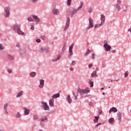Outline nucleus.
Instances as JSON below:
<instances>
[{"instance_id": "1", "label": "nucleus", "mask_w": 131, "mask_h": 131, "mask_svg": "<svg viewBox=\"0 0 131 131\" xmlns=\"http://www.w3.org/2000/svg\"><path fill=\"white\" fill-rule=\"evenodd\" d=\"M91 92V89L89 88H86L85 89H81L78 88V93L80 94V95H83V94H89Z\"/></svg>"}, {"instance_id": "2", "label": "nucleus", "mask_w": 131, "mask_h": 131, "mask_svg": "<svg viewBox=\"0 0 131 131\" xmlns=\"http://www.w3.org/2000/svg\"><path fill=\"white\" fill-rule=\"evenodd\" d=\"M82 5H83V2H81L80 6L77 9H73V10L71 11V12H70V15L73 16L75 13H77L78 11H79V10H81V9H82Z\"/></svg>"}, {"instance_id": "3", "label": "nucleus", "mask_w": 131, "mask_h": 131, "mask_svg": "<svg viewBox=\"0 0 131 131\" xmlns=\"http://www.w3.org/2000/svg\"><path fill=\"white\" fill-rule=\"evenodd\" d=\"M14 30H17L18 34H20L21 35H24V32H22L20 29V26L18 25H14L13 27Z\"/></svg>"}, {"instance_id": "4", "label": "nucleus", "mask_w": 131, "mask_h": 131, "mask_svg": "<svg viewBox=\"0 0 131 131\" xmlns=\"http://www.w3.org/2000/svg\"><path fill=\"white\" fill-rule=\"evenodd\" d=\"M10 7H6L4 9V12H5L4 13L5 17H6L7 18H8V17L10 16Z\"/></svg>"}, {"instance_id": "5", "label": "nucleus", "mask_w": 131, "mask_h": 131, "mask_svg": "<svg viewBox=\"0 0 131 131\" xmlns=\"http://www.w3.org/2000/svg\"><path fill=\"white\" fill-rule=\"evenodd\" d=\"M41 103H42V107L43 109H44V110L47 111H49V110H50V106L48 105V104L46 102L42 101Z\"/></svg>"}, {"instance_id": "6", "label": "nucleus", "mask_w": 131, "mask_h": 131, "mask_svg": "<svg viewBox=\"0 0 131 131\" xmlns=\"http://www.w3.org/2000/svg\"><path fill=\"white\" fill-rule=\"evenodd\" d=\"M73 47H74V44H72L71 46L69 47V56H72L73 55Z\"/></svg>"}, {"instance_id": "7", "label": "nucleus", "mask_w": 131, "mask_h": 131, "mask_svg": "<svg viewBox=\"0 0 131 131\" xmlns=\"http://www.w3.org/2000/svg\"><path fill=\"white\" fill-rule=\"evenodd\" d=\"M89 26L88 27V29H90V28H93L94 27V20L93 19L89 18Z\"/></svg>"}, {"instance_id": "8", "label": "nucleus", "mask_w": 131, "mask_h": 131, "mask_svg": "<svg viewBox=\"0 0 131 131\" xmlns=\"http://www.w3.org/2000/svg\"><path fill=\"white\" fill-rule=\"evenodd\" d=\"M69 25H70V18H69V17H67V20L66 21V25L64 27V31H66V30H67V28H68V27H69Z\"/></svg>"}, {"instance_id": "9", "label": "nucleus", "mask_w": 131, "mask_h": 131, "mask_svg": "<svg viewBox=\"0 0 131 131\" xmlns=\"http://www.w3.org/2000/svg\"><path fill=\"white\" fill-rule=\"evenodd\" d=\"M100 20L101 21L100 24H101V25H103L104 24V23H105V15L101 14V17H100Z\"/></svg>"}, {"instance_id": "10", "label": "nucleus", "mask_w": 131, "mask_h": 131, "mask_svg": "<svg viewBox=\"0 0 131 131\" xmlns=\"http://www.w3.org/2000/svg\"><path fill=\"white\" fill-rule=\"evenodd\" d=\"M45 85V80L43 79L40 80V84L38 85L39 88L42 89Z\"/></svg>"}, {"instance_id": "11", "label": "nucleus", "mask_w": 131, "mask_h": 131, "mask_svg": "<svg viewBox=\"0 0 131 131\" xmlns=\"http://www.w3.org/2000/svg\"><path fill=\"white\" fill-rule=\"evenodd\" d=\"M103 47L105 49V51L106 52H108L110 51V50H111V46H110V45L105 44L103 45Z\"/></svg>"}, {"instance_id": "12", "label": "nucleus", "mask_w": 131, "mask_h": 131, "mask_svg": "<svg viewBox=\"0 0 131 131\" xmlns=\"http://www.w3.org/2000/svg\"><path fill=\"white\" fill-rule=\"evenodd\" d=\"M111 112H114V113H116V112H117V108H116V107H112L109 111L110 114H111Z\"/></svg>"}, {"instance_id": "13", "label": "nucleus", "mask_w": 131, "mask_h": 131, "mask_svg": "<svg viewBox=\"0 0 131 131\" xmlns=\"http://www.w3.org/2000/svg\"><path fill=\"white\" fill-rule=\"evenodd\" d=\"M52 13L54 15H59V10L57 9H52Z\"/></svg>"}, {"instance_id": "14", "label": "nucleus", "mask_w": 131, "mask_h": 131, "mask_svg": "<svg viewBox=\"0 0 131 131\" xmlns=\"http://www.w3.org/2000/svg\"><path fill=\"white\" fill-rule=\"evenodd\" d=\"M54 105H55L54 104V98H52L49 101V106H51V107H54Z\"/></svg>"}, {"instance_id": "15", "label": "nucleus", "mask_w": 131, "mask_h": 131, "mask_svg": "<svg viewBox=\"0 0 131 131\" xmlns=\"http://www.w3.org/2000/svg\"><path fill=\"white\" fill-rule=\"evenodd\" d=\"M32 17L33 18V19H34L35 20V21H36V22H39V21H40V19H39V18H38V17L36 15H32Z\"/></svg>"}, {"instance_id": "16", "label": "nucleus", "mask_w": 131, "mask_h": 131, "mask_svg": "<svg viewBox=\"0 0 131 131\" xmlns=\"http://www.w3.org/2000/svg\"><path fill=\"white\" fill-rule=\"evenodd\" d=\"M94 117H95V119L94 120V123H98V122H99V118H100V117L94 116Z\"/></svg>"}, {"instance_id": "17", "label": "nucleus", "mask_w": 131, "mask_h": 131, "mask_svg": "<svg viewBox=\"0 0 131 131\" xmlns=\"http://www.w3.org/2000/svg\"><path fill=\"white\" fill-rule=\"evenodd\" d=\"M24 110H25V112H24L25 115H28V114H29V112H30V110H29L26 108H25Z\"/></svg>"}, {"instance_id": "18", "label": "nucleus", "mask_w": 131, "mask_h": 131, "mask_svg": "<svg viewBox=\"0 0 131 131\" xmlns=\"http://www.w3.org/2000/svg\"><path fill=\"white\" fill-rule=\"evenodd\" d=\"M67 100L70 104L72 103V100H71V97H70V95L68 96V97L67 98Z\"/></svg>"}, {"instance_id": "19", "label": "nucleus", "mask_w": 131, "mask_h": 131, "mask_svg": "<svg viewBox=\"0 0 131 131\" xmlns=\"http://www.w3.org/2000/svg\"><path fill=\"white\" fill-rule=\"evenodd\" d=\"M108 122H109V123H110V124H113V123H114V118H111L108 120Z\"/></svg>"}, {"instance_id": "20", "label": "nucleus", "mask_w": 131, "mask_h": 131, "mask_svg": "<svg viewBox=\"0 0 131 131\" xmlns=\"http://www.w3.org/2000/svg\"><path fill=\"white\" fill-rule=\"evenodd\" d=\"M60 58H61V55L59 54L58 56H57V57L55 59H53L52 61L53 62H56V61H58V60H60Z\"/></svg>"}, {"instance_id": "21", "label": "nucleus", "mask_w": 131, "mask_h": 131, "mask_svg": "<svg viewBox=\"0 0 131 131\" xmlns=\"http://www.w3.org/2000/svg\"><path fill=\"white\" fill-rule=\"evenodd\" d=\"M7 58L9 60H14V59H15V58L13 56H12L11 55H7Z\"/></svg>"}, {"instance_id": "22", "label": "nucleus", "mask_w": 131, "mask_h": 131, "mask_svg": "<svg viewBox=\"0 0 131 131\" xmlns=\"http://www.w3.org/2000/svg\"><path fill=\"white\" fill-rule=\"evenodd\" d=\"M23 95V91H20L19 93L16 95V97L19 98Z\"/></svg>"}, {"instance_id": "23", "label": "nucleus", "mask_w": 131, "mask_h": 131, "mask_svg": "<svg viewBox=\"0 0 131 131\" xmlns=\"http://www.w3.org/2000/svg\"><path fill=\"white\" fill-rule=\"evenodd\" d=\"M92 77H95V76H97V72L96 71H94L91 74Z\"/></svg>"}, {"instance_id": "24", "label": "nucleus", "mask_w": 131, "mask_h": 131, "mask_svg": "<svg viewBox=\"0 0 131 131\" xmlns=\"http://www.w3.org/2000/svg\"><path fill=\"white\" fill-rule=\"evenodd\" d=\"M36 75V73L35 72H32L30 73V76L31 77H34Z\"/></svg>"}, {"instance_id": "25", "label": "nucleus", "mask_w": 131, "mask_h": 131, "mask_svg": "<svg viewBox=\"0 0 131 131\" xmlns=\"http://www.w3.org/2000/svg\"><path fill=\"white\" fill-rule=\"evenodd\" d=\"M102 25L100 24L99 25L96 24L95 25L94 27V29H97V28H99V27H101V26H102Z\"/></svg>"}, {"instance_id": "26", "label": "nucleus", "mask_w": 131, "mask_h": 131, "mask_svg": "<svg viewBox=\"0 0 131 131\" xmlns=\"http://www.w3.org/2000/svg\"><path fill=\"white\" fill-rule=\"evenodd\" d=\"M89 83L90 84V86L91 88L94 86V81H92V79H89Z\"/></svg>"}, {"instance_id": "27", "label": "nucleus", "mask_w": 131, "mask_h": 131, "mask_svg": "<svg viewBox=\"0 0 131 131\" xmlns=\"http://www.w3.org/2000/svg\"><path fill=\"white\" fill-rule=\"evenodd\" d=\"M59 97H60V94H54L53 96L54 99H56V98H59Z\"/></svg>"}, {"instance_id": "28", "label": "nucleus", "mask_w": 131, "mask_h": 131, "mask_svg": "<svg viewBox=\"0 0 131 131\" xmlns=\"http://www.w3.org/2000/svg\"><path fill=\"white\" fill-rule=\"evenodd\" d=\"M118 118L119 120H121V113L120 112L118 113Z\"/></svg>"}, {"instance_id": "29", "label": "nucleus", "mask_w": 131, "mask_h": 131, "mask_svg": "<svg viewBox=\"0 0 131 131\" xmlns=\"http://www.w3.org/2000/svg\"><path fill=\"white\" fill-rule=\"evenodd\" d=\"M116 8L117 9V11H120V10H121V8L118 5H116Z\"/></svg>"}, {"instance_id": "30", "label": "nucleus", "mask_w": 131, "mask_h": 131, "mask_svg": "<svg viewBox=\"0 0 131 131\" xmlns=\"http://www.w3.org/2000/svg\"><path fill=\"white\" fill-rule=\"evenodd\" d=\"M3 50H5V47H4L3 44H0V51H3Z\"/></svg>"}, {"instance_id": "31", "label": "nucleus", "mask_w": 131, "mask_h": 131, "mask_svg": "<svg viewBox=\"0 0 131 131\" xmlns=\"http://www.w3.org/2000/svg\"><path fill=\"white\" fill-rule=\"evenodd\" d=\"M90 53H92V51L90 50V49H88L87 50V52H86V53L85 54V56H87L88 55H89V54H90Z\"/></svg>"}, {"instance_id": "32", "label": "nucleus", "mask_w": 131, "mask_h": 131, "mask_svg": "<svg viewBox=\"0 0 131 131\" xmlns=\"http://www.w3.org/2000/svg\"><path fill=\"white\" fill-rule=\"evenodd\" d=\"M47 119H48L47 117H44L43 118H41L40 120L42 122L45 121V120H47Z\"/></svg>"}, {"instance_id": "33", "label": "nucleus", "mask_w": 131, "mask_h": 131, "mask_svg": "<svg viewBox=\"0 0 131 131\" xmlns=\"http://www.w3.org/2000/svg\"><path fill=\"white\" fill-rule=\"evenodd\" d=\"M28 21H30V22H33V21H34L33 18H32V17H30L28 18Z\"/></svg>"}, {"instance_id": "34", "label": "nucleus", "mask_w": 131, "mask_h": 131, "mask_svg": "<svg viewBox=\"0 0 131 131\" xmlns=\"http://www.w3.org/2000/svg\"><path fill=\"white\" fill-rule=\"evenodd\" d=\"M72 0H68L67 5L68 6H70L71 5V2Z\"/></svg>"}, {"instance_id": "35", "label": "nucleus", "mask_w": 131, "mask_h": 131, "mask_svg": "<svg viewBox=\"0 0 131 131\" xmlns=\"http://www.w3.org/2000/svg\"><path fill=\"white\" fill-rule=\"evenodd\" d=\"M39 52H41V53H42V52H45V48H40Z\"/></svg>"}, {"instance_id": "36", "label": "nucleus", "mask_w": 131, "mask_h": 131, "mask_svg": "<svg viewBox=\"0 0 131 131\" xmlns=\"http://www.w3.org/2000/svg\"><path fill=\"white\" fill-rule=\"evenodd\" d=\"M31 29H32V30H34V26L33 25V24H31Z\"/></svg>"}, {"instance_id": "37", "label": "nucleus", "mask_w": 131, "mask_h": 131, "mask_svg": "<svg viewBox=\"0 0 131 131\" xmlns=\"http://www.w3.org/2000/svg\"><path fill=\"white\" fill-rule=\"evenodd\" d=\"M16 117H17V118H18L19 117H21V115L20 114V113H17Z\"/></svg>"}, {"instance_id": "38", "label": "nucleus", "mask_w": 131, "mask_h": 131, "mask_svg": "<svg viewBox=\"0 0 131 131\" xmlns=\"http://www.w3.org/2000/svg\"><path fill=\"white\" fill-rule=\"evenodd\" d=\"M103 124L102 123H98L96 126H95V127H99V125H102Z\"/></svg>"}, {"instance_id": "39", "label": "nucleus", "mask_w": 131, "mask_h": 131, "mask_svg": "<svg viewBox=\"0 0 131 131\" xmlns=\"http://www.w3.org/2000/svg\"><path fill=\"white\" fill-rule=\"evenodd\" d=\"M125 77H127V76H128V71H126L125 73V75H124Z\"/></svg>"}, {"instance_id": "40", "label": "nucleus", "mask_w": 131, "mask_h": 131, "mask_svg": "<svg viewBox=\"0 0 131 131\" xmlns=\"http://www.w3.org/2000/svg\"><path fill=\"white\" fill-rule=\"evenodd\" d=\"M7 107H8V103H6L4 105V109L5 110H7Z\"/></svg>"}, {"instance_id": "41", "label": "nucleus", "mask_w": 131, "mask_h": 131, "mask_svg": "<svg viewBox=\"0 0 131 131\" xmlns=\"http://www.w3.org/2000/svg\"><path fill=\"white\" fill-rule=\"evenodd\" d=\"M45 52L46 53H49V48H45Z\"/></svg>"}, {"instance_id": "42", "label": "nucleus", "mask_w": 131, "mask_h": 131, "mask_svg": "<svg viewBox=\"0 0 131 131\" xmlns=\"http://www.w3.org/2000/svg\"><path fill=\"white\" fill-rule=\"evenodd\" d=\"M33 119H34V120L38 119V116H34Z\"/></svg>"}, {"instance_id": "43", "label": "nucleus", "mask_w": 131, "mask_h": 131, "mask_svg": "<svg viewBox=\"0 0 131 131\" xmlns=\"http://www.w3.org/2000/svg\"><path fill=\"white\" fill-rule=\"evenodd\" d=\"M75 64H76V61H73L71 63V65H75Z\"/></svg>"}, {"instance_id": "44", "label": "nucleus", "mask_w": 131, "mask_h": 131, "mask_svg": "<svg viewBox=\"0 0 131 131\" xmlns=\"http://www.w3.org/2000/svg\"><path fill=\"white\" fill-rule=\"evenodd\" d=\"M95 53H92V59H93V60L95 59Z\"/></svg>"}, {"instance_id": "45", "label": "nucleus", "mask_w": 131, "mask_h": 131, "mask_svg": "<svg viewBox=\"0 0 131 131\" xmlns=\"http://www.w3.org/2000/svg\"><path fill=\"white\" fill-rule=\"evenodd\" d=\"M117 4H121V1L120 0H117Z\"/></svg>"}, {"instance_id": "46", "label": "nucleus", "mask_w": 131, "mask_h": 131, "mask_svg": "<svg viewBox=\"0 0 131 131\" xmlns=\"http://www.w3.org/2000/svg\"><path fill=\"white\" fill-rule=\"evenodd\" d=\"M36 42H40V39H37L36 40Z\"/></svg>"}, {"instance_id": "47", "label": "nucleus", "mask_w": 131, "mask_h": 131, "mask_svg": "<svg viewBox=\"0 0 131 131\" xmlns=\"http://www.w3.org/2000/svg\"><path fill=\"white\" fill-rule=\"evenodd\" d=\"M73 96H74V97H75V96H78V94H76L75 93H73Z\"/></svg>"}, {"instance_id": "48", "label": "nucleus", "mask_w": 131, "mask_h": 131, "mask_svg": "<svg viewBox=\"0 0 131 131\" xmlns=\"http://www.w3.org/2000/svg\"><path fill=\"white\" fill-rule=\"evenodd\" d=\"M8 73H12V70H8Z\"/></svg>"}, {"instance_id": "49", "label": "nucleus", "mask_w": 131, "mask_h": 131, "mask_svg": "<svg viewBox=\"0 0 131 131\" xmlns=\"http://www.w3.org/2000/svg\"><path fill=\"white\" fill-rule=\"evenodd\" d=\"M89 68H92V67H93V64H89Z\"/></svg>"}, {"instance_id": "50", "label": "nucleus", "mask_w": 131, "mask_h": 131, "mask_svg": "<svg viewBox=\"0 0 131 131\" xmlns=\"http://www.w3.org/2000/svg\"><path fill=\"white\" fill-rule=\"evenodd\" d=\"M17 48H20V44H16Z\"/></svg>"}, {"instance_id": "51", "label": "nucleus", "mask_w": 131, "mask_h": 131, "mask_svg": "<svg viewBox=\"0 0 131 131\" xmlns=\"http://www.w3.org/2000/svg\"><path fill=\"white\" fill-rule=\"evenodd\" d=\"M62 51H65V45H64L63 47Z\"/></svg>"}, {"instance_id": "52", "label": "nucleus", "mask_w": 131, "mask_h": 131, "mask_svg": "<svg viewBox=\"0 0 131 131\" xmlns=\"http://www.w3.org/2000/svg\"><path fill=\"white\" fill-rule=\"evenodd\" d=\"M9 113L7 110H5V114H8Z\"/></svg>"}, {"instance_id": "53", "label": "nucleus", "mask_w": 131, "mask_h": 131, "mask_svg": "<svg viewBox=\"0 0 131 131\" xmlns=\"http://www.w3.org/2000/svg\"><path fill=\"white\" fill-rule=\"evenodd\" d=\"M89 13H92V9H91L89 10Z\"/></svg>"}, {"instance_id": "54", "label": "nucleus", "mask_w": 131, "mask_h": 131, "mask_svg": "<svg viewBox=\"0 0 131 131\" xmlns=\"http://www.w3.org/2000/svg\"><path fill=\"white\" fill-rule=\"evenodd\" d=\"M78 95H77V96H74L75 100H77V97H78Z\"/></svg>"}, {"instance_id": "55", "label": "nucleus", "mask_w": 131, "mask_h": 131, "mask_svg": "<svg viewBox=\"0 0 131 131\" xmlns=\"http://www.w3.org/2000/svg\"><path fill=\"white\" fill-rule=\"evenodd\" d=\"M104 45H108V43H107V41H104Z\"/></svg>"}, {"instance_id": "56", "label": "nucleus", "mask_w": 131, "mask_h": 131, "mask_svg": "<svg viewBox=\"0 0 131 131\" xmlns=\"http://www.w3.org/2000/svg\"><path fill=\"white\" fill-rule=\"evenodd\" d=\"M123 11L125 13H126V12H127V9H125Z\"/></svg>"}, {"instance_id": "57", "label": "nucleus", "mask_w": 131, "mask_h": 131, "mask_svg": "<svg viewBox=\"0 0 131 131\" xmlns=\"http://www.w3.org/2000/svg\"><path fill=\"white\" fill-rule=\"evenodd\" d=\"M113 53L114 54H115V53H116V50L113 51Z\"/></svg>"}, {"instance_id": "58", "label": "nucleus", "mask_w": 131, "mask_h": 131, "mask_svg": "<svg viewBox=\"0 0 131 131\" xmlns=\"http://www.w3.org/2000/svg\"><path fill=\"white\" fill-rule=\"evenodd\" d=\"M99 115H101V114H102V111H101L99 113Z\"/></svg>"}, {"instance_id": "59", "label": "nucleus", "mask_w": 131, "mask_h": 131, "mask_svg": "<svg viewBox=\"0 0 131 131\" xmlns=\"http://www.w3.org/2000/svg\"><path fill=\"white\" fill-rule=\"evenodd\" d=\"M128 31H129V32L131 33V28L129 29L128 30Z\"/></svg>"}, {"instance_id": "60", "label": "nucleus", "mask_w": 131, "mask_h": 131, "mask_svg": "<svg viewBox=\"0 0 131 131\" xmlns=\"http://www.w3.org/2000/svg\"><path fill=\"white\" fill-rule=\"evenodd\" d=\"M33 2H34V3H35L36 2H37V0H33Z\"/></svg>"}, {"instance_id": "61", "label": "nucleus", "mask_w": 131, "mask_h": 131, "mask_svg": "<svg viewBox=\"0 0 131 131\" xmlns=\"http://www.w3.org/2000/svg\"><path fill=\"white\" fill-rule=\"evenodd\" d=\"M70 70H71V71H72L73 70V68H71L70 69Z\"/></svg>"}, {"instance_id": "62", "label": "nucleus", "mask_w": 131, "mask_h": 131, "mask_svg": "<svg viewBox=\"0 0 131 131\" xmlns=\"http://www.w3.org/2000/svg\"><path fill=\"white\" fill-rule=\"evenodd\" d=\"M101 90H104V88H101Z\"/></svg>"}, {"instance_id": "63", "label": "nucleus", "mask_w": 131, "mask_h": 131, "mask_svg": "<svg viewBox=\"0 0 131 131\" xmlns=\"http://www.w3.org/2000/svg\"><path fill=\"white\" fill-rule=\"evenodd\" d=\"M102 95H105V93L103 92V93H102Z\"/></svg>"}, {"instance_id": "64", "label": "nucleus", "mask_w": 131, "mask_h": 131, "mask_svg": "<svg viewBox=\"0 0 131 131\" xmlns=\"http://www.w3.org/2000/svg\"><path fill=\"white\" fill-rule=\"evenodd\" d=\"M39 131H43L42 130H41V129H40V130H39Z\"/></svg>"}]
</instances>
